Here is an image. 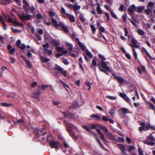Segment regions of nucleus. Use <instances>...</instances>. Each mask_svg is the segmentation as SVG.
<instances>
[{"label":"nucleus","instance_id":"f257e3e1","mask_svg":"<svg viewBox=\"0 0 155 155\" xmlns=\"http://www.w3.org/2000/svg\"><path fill=\"white\" fill-rule=\"evenodd\" d=\"M132 44L130 45V46L132 47L133 48L132 51L134 56V58L138 60L137 57V54L136 52L135 48H138L140 47V46L137 45V41L134 37L132 38V39L131 41Z\"/></svg>","mask_w":155,"mask_h":155},{"label":"nucleus","instance_id":"f03ea898","mask_svg":"<svg viewBox=\"0 0 155 155\" xmlns=\"http://www.w3.org/2000/svg\"><path fill=\"white\" fill-rule=\"evenodd\" d=\"M101 66L102 68L99 67V68L100 71L103 72L107 75H109V74L107 71L110 72L112 71L108 66L107 63L104 61L102 60L101 61Z\"/></svg>","mask_w":155,"mask_h":155},{"label":"nucleus","instance_id":"7ed1b4c3","mask_svg":"<svg viewBox=\"0 0 155 155\" xmlns=\"http://www.w3.org/2000/svg\"><path fill=\"white\" fill-rule=\"evenodd\" d=\"M49 145L51 148H54L56 150H59L62 147V144L59 142L55 140H51L49 142Z\"/></svg>","mask_w":155,"mask_h":155},{"label":"nucleus","instance_id":"20e7f679","mask_svg":"<svg viewBox=\"0 0 155 155\" xmlns=\"http://www.w3.org/2000/svg\"><path fill=\"white\" fill-rule=\"evenodd\" d=\"M64 116L65 118H70L73 119H76L78 117V115L72 113L70 112H63Z\"/></svg>","mask_w":155,"mask_h":155},{"label":"nucleus","instance_id":"39448f33","mask_svg":"<svg viewBox=\"0 0 155 155\" xmlns=\"http://www.w3.org/2000/svg\"><path fill=\"white\" fill-rule=\"evenodd\" d=\"M23 8L25 12L27 13L29 12V11H30L31 13H33L35 14V8L34 6H27L26 5H23Z\"/></svg>","mask_w":155,"mask_h":155},{"label":"nucleus","instance_id":"423d86ee","mask_svg":"<svg viewBox=\"0 0 155 155\" xmlns=\"http://www.w3.org/2000/svg\"><path fill=\"white\" fill-rule=\"evenodd\" d=\"M55 69L56 70L59 71L60 73L62 75H63L65 77H66L67 71H66L64 70L59 65H57L55 68Z\"/></svg>","mask_w":155,"mask_h":155},{"label":"nucleus","instance_id":"0eeeda50","mask_svg":"<svg viewBox=\"0 0 155 155\" xmlns=\"http://www.w3.org/2000/svg\"><path fill=\"white\" fill-rule=\"evenodd\" d=\"M63 17L65 18H68L70 21L71 22H74L75 21V19L74 17L70 14L67 13L66 14V17L64 15Z\"/></svg>","mask_w":155,"mask_h":155},{"label":"nucleus","instance_id":"6e6552de","mask_svg":"<svg viewBox=\"0 0 155 155\" xmlns=\"http://www.w3.org/2000/svg\"><path fill=\"white\" fill-rule=\"evenodd\" d=\"M18 17L22 20H30L31 16L29 14L25 15L24 14L18 15Z\"/></svg>","mask_w":155,"mask_h":155},{"label":"nucleus","instance_id":"1a4fd4ad","mask_svg":"<svg viewBox=\"0 0 155 155\" xmlns=\"http://www.w3.org/2000/svg\"><path fill=\"white\" fill-rule=\"evenodd\" d=\"M111 74L120 84H121L124 83V80L122 78L117 76V74L114 73H112Z\"/></svg>","mask_w":155,"mask_h":155},{"label":"nucleus","instance_id":"9d476101","mask_svg":"<svg viewBox=\"0 0 155 155\" xmlns=\"http://www.w3.org/2000/svg\"><path fill=\"white\" fill-rule=\"evenodd\" d=\"M64 123L67 128V130L68 131L72 130V129L74 127V125L73 124L65 121H64Z\"/></svg>","mask_w":155,"mask_h":155},{"label":"nucleus","instance_id":"9b49d317","mask_svg":"<svg viewBox=\"0 0 155 155\" xmlns=\"http://www.w3.org/2000/svg\"><path fill=\"white\" fill-rule=\"evenodd\" d=\"M51 19L52 21L51 22L53 25L56 28L59 27L61 24L58 23L57 21L53 18H51Z\"/></svg>","mask_w":155,"mask_h":155},{"label":"nucleus","instance_id":"f8f14e48","mask_svg":"<svg viewBox=\"0 0 155 155\" xmlns=\"http://www.w3.org/2000/svg\"><path fill=\"white\" fill-rule=\"evenodd\" d=\"M118 147L122 151V153L124 155H128L126 154L124 152L125 150V146L122 144H118Z\"/></svg>","mask_w":155,"mask_h":155},{"label":"nucleus","instance_id":"ddd939ff","mask_svg":"<svg viewBox=\"0 0 155 155\" xmlns=\"http://www.w3.org/2000/svg\"><path fill=\"white\" fill-rule=\"evenodd\" d=\"M107 136L108 137V138L112 140L114 142H116L117 140V139H116L115 136L112 134L110 133H107Z\"/></svg>","mask_w":155,"mask_h":155},{"label":"nucleus","instance_id":"4468645a","mask_svg":"<svg viewBox=\"0 0 155 155\" xmlns=\"http://www.w3.org/2000/svg\"><path fill=\"white\" fill-rule=\"evenodd\" d=\"M142 51L143 53L145 54L146 55L148 56L150 59L152 60H154V59L153 58L150 54L147 52L146 49L142 47Z\"/></svg>","mask_w":155,"mask_h":155},{"label":"nucleus","instance_id":"2eb2a0df","mask_svg":"<svg viewBox=\"0 0 155 155\" xmlns=\"http://www.w3.org/2000/svg\"><path fill=\"white\" fill-rule=\"evenodd\" d=\"M142 51L143 53L145 54L146 55L148 56L150 59L152 60H154V59L153 58L150 54L147 52L146 49L142 47Z\"/></svg>","mask_w":155,"mask_h":155},{"label":"nucleus","instance_id":"dca6fc26","mask_svg":"<svg viewBox=\"0 0 155 155\" xmlns=\"http://www.w3.org/2000/svg\"><path fill=\"white\" fill-rule=\"evenodd\" d=\"M51 44L53 46L54 45L56 48L58 46L60 45L59 42H58L56 40L54 39H52L51 41H50Z\"/></svg>","mask_w":155,"mask_h":155},{"label":"nucleus","instance_id":"f3484780","mask_svg":"<svg viewBox=\"0 0 155 155\" xmlns=\"http://www.w3.org/2000/svg\"><path fill=\"white\" fill-rule=\"evenodd\" d=\"M70 134V136L75 140H76L78 139V137L77 136H75V133L74 132L72 131V130L68 131Z\"/></svg>","mask_w":155,"mask_h":155},{"label":"nucleus","instance_id":"a211bd4d","mask_svg":"<svg viewBox=\"0 0 155 155\" xmlns=\"http://www.w3.org/2000/svg\"><path fill=\"white\" fill-rule=\"evenodd\" d=\"M136 9V6L134 5H131L130 8L128 9V11L130 12L131 14H133L134 13V10Z\"/></svg>","mask_w":155,"mask_h":155},{"label":"nucleus","instance_id":"6ab92c4d","mask_svg":"<svg viewBox=\"0 0 155 155\" xmlns=\"http://www.w3.org/2000/svg\"><path fill=\"white\" fill-rule=\"evenodd\" d=\"M59 27H60L61 28L65 33H68L70 32V31L67 27L66 26H64L63 25L61 24Z\"/></svg>","mask_w":155,"mask_h":155},{"label":"nucleus","instance_id":"aec40b11","mask_svg":"<svg viewBox=\"0 0 155 155\" xmlns=\"http://www.w3.org/2000/svg\"><path fill=\"white\" fill-rule=\"evenodd\" d=\"M90 117L93 118H95V120H101V117L100 116L94 114H91V115Z\"/></svg>","mask_w":155,"mask_h":155},{"label":"nucleus","instance_id":"412c9836","mask_svg":"<svg viewBox=\"0 0 155 155\" xmlns=\"http://www.w3.org/2000/svg\"><path fill=\"white\" fill-rule=\"evenodd\" d=\"M131 18L132 19H129L130 21L134 26L136 27L137 25L135 23L137 22V19L133 17Z\"/></svg>","mask_w":155,"mask_h":155},{"label":"nucleus","instance_id":"4be33fe9","mask_svg":"<svg viewBox=\"0 0 155 155\" xmlns=\"http://www.w3.org/2000/svg\"><path fill=\"white\" fill-rule=\"evenodd\" d=\"M91 129H95L97 131L98 133L100 135L102 133L101 132V131L100 129H97L96 128V125L93 124L91 126Z\"/></svg>","mask_w":155,"mask_h":155},{"label":"nucleus","instance_id":"5701e85b","mask_svg":"<svg viewBox=\"0 0 155 155\" xmlns=\"http://www.w3.org/2000/svg\"><path fill=\"white\" fill-rule=\"evenodd\" d=\"M78 44L81 48L83 51H85L86 50V47L80 41L78 42Z\"/></svg>","mask_w":155,"mask_h":155},{"label":"nucleus","instance_id":"b1692460","mask_svg":"<svg viewBox=\"0 0 155 155\" xmlns=\"http://www.w3.org/2000/svg\"><path fill=\"white\" fill-rule=\"evenodd\" d=\"M34 134L36 136L38 137H39L40 136V133L39 130L37 128H35L34 129Z\"/></svg>","mask_w":155,"mask_h":155},{"label":"nucleus","instance_id":"393cba45","mask_svg":"<svg viewBox=\"0 0 155 155\" xmlns=\"http://www.w3.org/2000/svg\"><path fill=\"white\" fill-rule=\"evenodd\" d=\"M96 9L97 13L99 14H102V11L101 7H100V4L99 3H98L97 4V6L96 7Z\"/></svg>","mask_w":155,"mask_h":155},{"label":"nucleus","instance_id":"a878e982","mask_svg":"<svg viewBox=\"0 0 155 155\" xmlns=\"http://www.w3.org/2000/svg\"><path fill=\"white\" fill-rule=\"evenodd\" d=\"M66 46L68 48L69 50L72 51L73 49V45L67 42L66 43Z\"/></svg>","mask_w":155,"mask_h":155},{"label":"nucleus","instance_id":"bb28decb","mask_svg":"<svg viewBox=\"0 0 155 155\" xmlns=\"http://www.w3.org/2000/svg\"><path fill=\"white\" fill-rule=\"evenodd\" d=\"M13 22L14 24L15 25V26H20L21 27L23 26V25L22 23L18 22L17 20H15Z\"/></svg>","mask_w":155,"mask_h":155},{"label":"nucleus","instance_id":"cd10ccee","mask_svg":"<svg viewBox=\"0 0 155 155\" xmlns=\"http://www.w3.org/2000/svg\"><path fill=\"white\" fill-rule=\"evenodd\" d=\"M98 127L102 130H104L106 132L108 131V130L105 126L101 125H99Z\"/></svg>","mask_w":155,"mask_h":155},{"label":"nucleus","instance_id":"c85d7f7f","mask_svg":"<svg viewBox=\"0 0 155 155\" xmlns=\"http://www.w3.org/2000/svg\"><path fill=\"white\" fill-rule=\"evenodd\" d=\"M92 125H90V127H88L86 125H83V127L88 132H92L91 131V130L92 129H91V127Z\"/></svg>","mask_w":155,"mask_h":155},{"label":"nucleus","instance_id":"c756f323","mask_svg":"<svg viewBox=\"0 0 155 155\" xmlns=\"http://www.w3.org/2000/svg\"><path fill=\"white\" fill-rule=\"evenodd\" d=\"M41 61L43 63L48 62L50 61V59L46 58L43 56L41 57Z\"/></svg>","mask_w":155,"mask_h":155},{"label":"nucleus","instance_id":"7c9ffc66","mask_svg":"<svg viewBox=\"0 0 155 155\" xmlns=\"http://www.w3.org/2000/svg\"><path fill=\"white\" fill-rule=\"evenodd\" d=\"M115 113V110L114 108L111 109L109 111V113L112 117H113L114 116Z\"/></svg>","mask_w":155,"mask_h":155},{"label":"nucleus","instance_id":"2f4dec72","mask_svg":"<svg viewBox=\"0 0 155 155\" xmlns=\"http://www.w3.org/2000/svg\"><path fill=\"white\" fill-rule=\"evenodd\" d=\"M153 141H149L148 140H146L144 143L148 145L153 146L154 144V143Z\"/></svg>","mask_w":155,"mask_h":155},{"label":"nucleus","instance_id":"473e14b6","mask_svg":"<svg viewBox=\"0 0 155 155\" xmlns=\"http://www.w3.org/2000/svg\"><path fill=\"white\" fill-rule=\"evenodd\" d=\"M2 105L5 107H9L12 105V104L3 102L1 103Z\"/></svg>","mask_w":155,"mask_h":155},{"label":"nucleus","instance_id":"72a5a7b5","mask_svg":"<svg viewBox=\"0 0 155 155\" xmlns=\"http://www.w3.org/2000/svg\"><path fill=\"white\" fill-rule=\"evenodd\" d=\"M86 53L87 55L88 56V57L90 58V59H91L93 57V56L91 53L88 50H87L86 51Z\"/></svg>","mask_w":155,"mask_h":155},{"label":"nucleus","instance_id":"f704fd0d","mask_svg":"<svg viewBox=\"0 0 155 155\" xmlns=\"http://www.w3.org/2000/svg\"><path fill=\"white\" fill-rule=\"evenodd\" d=\"M120 110L122 111V113L126 114L128 113V110L127 109L125 108L122 107L120 108Z\"/></svg>","mask_w":155,"mask_h":155},{"label":"nucleus","instance_id":"c9c22d12","mask_svg":"<svg viewBox=\"0 0 155 155\" xmlns=\"http://www.w3.org/2000/svg\"><path fill=\"white\" fill-rule=\"evenodd\" d=\"M79 18L82 22H84L85 21V18L84 17L83 15L81 14H80V15L79 16Z\"/></svg>","mask_w":155,"mask_h":155},{"label":"nucleus","instance_id":"e433bc0d","mask_svg":"<svg viewBox=\"0 0 155 155\" xmlns=\"http://www.w3.org/2000/svg\"><path fill=\"white\" fill-rule=\"evenodd\" d=\"M110 13L112 16L114 18L117 19L118 18L112 10H110Z\"/></svg>","mask_w":155,"mask_h":155},{"label":"nucleus","instance_id":"4c0bfd02","mask_svg":"<svg viewBox=\"0 0 155 155\" xmlns=\"http://www.w3.org/2000/svg\"><path fill=\"white\" fill-rule=\"evenodd\" d=\"M106 98H107L110 100H115L116 99V97L114 96H112L110 95H107L106 97Z\"/></svg>","mask_w":155,"mask_h":155},{"label":"nucleus","instance_id":"58836bf2","mask_svg":"<svg viewBox=\"0 0 155 155\" xmlns=\"http://www.w3.org/2000/svg\"><path fill=\"white\" fill-rule=\"evenodd\" d=\"M147 103L149 105V109L153 110H154L155 107L152 103L150 102H147Z\"/></svg>","mask_w":155,"mask_h":155},{"label":"nucleus","instance_id":"ea45409f","mask_svg":"<svg viewBox=\"0 0 155 155\" xmlns=\"http://www.w3.org/2000/svg\"><path fill=\"white\" fill-rule=\"evenodd\" d=\"M137 32L139 35H144L145 34L144 31L140 29H138L137 30Z\"/></svg>","mask_w":155,"mask_h":155},{"label":"nucleus","instance_id":"a19ab883","mask_svg":"<svg viewBox=\"0 0 155 155\" xmlns=\"http://www.w3.org/2000/svg\"><path fill=\"white\" fill-rule=\"evenodd\" d=\"M149 128H147L144 127H140L139 128V130L140 132H141L143 130H147L149 129Z\"/></svg>","mask_w":155,"mask_h":155},{"label":"nucleus","instance_id":"79ce46f5","mask_svg":"<svg viewBox=\"0 0 155 155\" xmlns=\"http://www.w3.org/2000/svg\"><path fill=\"white\" fill-rule=\"evenodd\" d=\"M61 14L63 15L64 14V15H64L66 17V14L67 13L66 12V11L64 8V7H61Z\"/></svg>","mask_w":155,"mask_h":155},{"label":"nucleus","instance_id":"37998d69","mask_svg":"<svg viewBox=\"0 0 155 155\" xmlns=\"http://www.w3.org/2000/svg\"><path fill=\"white\" fill-rule=\"evenodd\" d=\"M81 6L79 5H77V3H75L74 5V9L75 10H78L80 9Z\"/></svg>","mask_w":155,"mask_h":155},{"label":"nucleus","instance_id":"c03bdc74","mask_svg":"<svg viewBox=\"0 0 155 155\" xmlns=\"http://www.w3.org/2000/svg\"><path fill=\"white\" fill-rule=\"evenodd\" d=\"M91 27L92 31L93 33L94 34H95L96 30V28L95 26L93 25H92L91 26Z\"/></svg>","mask_w":155,"mask_h":155},{"label":"nucleus","instance_id":"a18cd8bd","mask_svg":"<svg viewBox=\"0 0 155 155\" xmlns=\"http://www.w3.org/2000/svg\"><path fill=\"white\" fill-rule=\"evenodd\" d=\"M25 63L28 68H32V64L30 63V61L27 60L25 61Z\"/></svg>","mask_w":155,"mask_h":155},{"label":"nucleus","instance_id":"49530a36","mask_svg":"<svg viewBox=\"0 0 155 155\" xmlns=\"http://www.w3.org/2000/svg\"><path fill=\"white\" fill-rule=\"evenodd\" d=\"M12 31L15 33H19L21 32V31L20 30L15 29L13 28H12Z\"/></svg>","mask_w":155,"mask_h":155},{"label":"nucleus","instance_id":"de8ad7c7","mask_svg":"<svg viewBox=\"0 0 155 155\" xmlns=\"http://www.w3.org/2000/svg\"><path fill=\"white\" fill-rule=\"evenodd\" d=\"M118 140H117V141H118L120 143H123L124 141V138L121 137H118Z\"/></svg>","mask_w":155,"mask_h":155},{"label":"nucleus","instance_id":"09e8293b","mask_svg":"<svg viewBox=\"0 0 155 155\" xmlns=\"http://www.w3.org/2000/svg\"><path fill=\"white\" fill-rule=\"evenodd\" d=\"M127 102H128L129 103L131 104V103L130 102V100L129 98L127 97V95L123 98Z\"/></svg>","mask_w":155,"mask_h":155},{"label":"nucleus","instance_id":"8fccbe9b","mask_svg":"<svg viewBox=\"0 0 155 155\" xmlns=\"http://www.w3.org/2000/svg\"><path fill=\"white\" fill-rule=\"evenodd\" d=\"M67 6L68 8H69L71 9H74V5H72L71 4H67Z\"/></svg>","mask_w":155,"mask_h":155},{"label":"nucleus","instance_id":"3c124183","mask_svg":"<svg viewBox=\"0 0 155 155\" xmlns=\"http://www.w3.org/2000/svg\"><path fill=\"white\" fill-rule=\"evenodd\" d=\"M10 0H3V2L5 5H6L10 3Z\"/></svg>","mask_w":155,"mask_h":155},{"label":"nucleus","instance_id":"603ef678","mask_svg":"<svg viewBox=\"0 0 155 155\" xmlns=\"http://www.w3.org/2000/svg\"><path fill=\"white\" fill-rule=\"evenodd\" d=\"M15 51V49L14 48H12V49L9 51V53L12 55L14 54V53Z\"/></svg>","mask_w":155,"mask_h":155},{"label":"nucleus","instance_id":"864d4df0","mask_svg":"<svg viewBox=\"0 0 155 155\" xmlns=\"http://www.w3.org/2000/svg\"><path fill=\"white\" fill-rule=\"evenodd\" d=\"M147 139L150 140L151 141H154V140L153 137L151 134L150 135L148 136Z\"/></svg>","mask_w":155,"mask_h":155},{"label":"nucleus","instance_id":"5fc2aeb1","mask_svg":"<svg viewBox=\"0 0 155 155\" xmlns=\"http://www.w3.org/2000/svg\"><path fill=\"white\" fill-rule=\"evenodd\" d=\"M152 10V9H150L149 8H147L145 10V12L147 14L149 15L151 12Z\"/></svg>","mask_w":155,"mask_h":155},{"label":"nucleus","instance_id":"6e6d98bb","mask_svg":"<svg viewBox=\"0 0 155 155\" xmlns=\"http://www.w3.org/2000/svg\"><path fill=\"white\" fill-rule=\"evenodd\" d=\"M42 92H41L40 90L38 89L36 91V92L34 93L35 95H40L41 94Z\"/></svg>","mask_w":155,"mask_h":155},{"label":"nucleus","instance_id":"4d7b16f0","mask_svg":"<svg viewBox=\"0 0 155 155\" xmlns=\"http://www.w3.org/2000/svg\"><path fill=\"white\" fill-rule=\"evenodd\" d=\"M137 12L139 13L143 11V8L142 7H137Z\"/></svg>","mask_w":155,"mask_h":155},{"label":"nucleus","instance_id":"13d9d810","mask_svg":"<svg viewBox=\"0 0 155 155\" xmlns=\"http://www.w3.org/2000/svg\"><path fill=\"white\" fill-rule=\"evenodd\" d=\"M105 16L107 18V21L108 22L110 20V17L108 13L106 12H105Z\"/></svg>","mask_w":155,"mask_h":155},{"label":"nucleus","instance_id":"bf43d9fd","mask_svg":"<svg viewBox=\"0 0 155 155\" xmlns=\"http://www.w3.org/2000/svg\"><path fill=\"white\" fill-rule=\"evenodd\" d=\"M135 147L134 146L131 145L128 148V151L130 152L132 151L134 149Z\"/></svg>","mask_w":155,"mask_h":155},{"label":"nucleus","instance_id":"052dcab7","mask_svg":"<svg viewBox=\"0 0 155 155\" xmlns=\"http://www.w3.org/2000/svg\"><path fill=\"white\" fill-rule=\"evenodd\" d=\"M56 49L58 51L60 52L63 51L64 49V48L62 47H59L58 46L56 48Z\"/></svg>","mask_w":155,"mask_h":155},{"label":"nucleus","instance_id":"680f3d73","mask_svg":"<svg viewBox=\"0 0 155 155\" xmlns=\"http://www.w3.org/2000/svg\"><path fill=\"white\" fill-rule=\"evenodd\" d=\"M154 5V3L152 2H150L147 4V7H152Z\"/></svg>","mask_w":155,"mask_h":155},{"label":"nucleus","instance_id":"e2e57ef3","mask_svg":"<svg viewBox=\"0 0 155 155\" xmlns=\"http://www.w3.org/2000/svg\"><path fill=\"white\" fill-rule=\"evenodd\" d=\"M35 38L38 40H40L41 38V36L38 34H35Z\"/></svg>","mask_w":155,"mask_h":155},{"label":"nucleus","instance_id":"0e129e2a","mask_svg":"<svg viewBox=\"0 0 155 155\" xmlns=\"http://www.w3.org/2000/svg\"><path fill=\"white\" fill-rule=\"evenodd\" d=\"M37 82L36 81H34L31 84V87H34L37 86Z\"/></svg>","mask_w":155,"mask_h":155},{"label":"nucleus","instance_id":"69168bd1","mask_svg":"<svg viewBox=\"0 0 155 155\" xmlns=\"http://www.w3.org/2000/svg\"><path fill=\"white\" fill-rule=\"evenodd\" d=\"M119 115L120 117L122 118H124L125 116V114L121 112H120Z\"/></svg>","mask_w":155,"mask_h":155},{"label":"nucleus","instance_id":"338daca9","mask_svg":"<svg viewBox=\"0 0 155 155\" xmlns=\"http://www.w3.org/2000/svg\"><path fill=\"white\" fill-rule=\"evenodd\" d=\"M14 20H13L9 16L8 17V21L9 23H12L14 24Z\"/></svg>","mask_w":155,"mask_h":155},{"label":"nucleus","instance_id":"774afa93","mask_svg":"<svg viewBox=\"0 0 155 155\" xmlns=\"http://www.w3.org/2000/svg\"><path fill=\"white\" fill-rule=\"evenodd\" d=\"M48 15L50 17H53L54 16L55 14L54 12L51 11H50L48 12Z\"/></svg>","mask_w":155,"mask_h":155}]
</instances>
